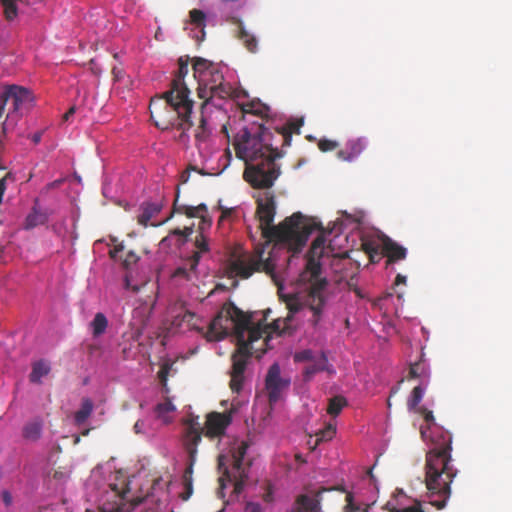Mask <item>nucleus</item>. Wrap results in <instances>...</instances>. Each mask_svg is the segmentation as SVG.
I'll list each match as a JSON object with an SVG mask.
<instances>
[{
    "mask_svg": "<svg viewBox=\"0 0 512 512\" xmlns=\"http://www.w3.org/2000/svg\"><path fill=\"white\" fill-rule=\"evenodd\" d=\"M189 16H190V22L192 24L196 25L197 27H202V28L205 26L206 15L203 11H201L199 9H192L189 12Z\"/></svg>",
    "mask_w": 512,
    "mask_h": 512,
    "instance_id": "nucleus-38",
    "label": "nucleus"
},
{
    "mask_svg": "<svg viewBox=\"0 0 512 512\" xmlns=\"http://www.w3.org/2000/svg\"><path fill=\"white\" fill-rule=\"evenodd\" d=\"M347 405V400L343 396H335L329 400L327 413L331 416H337Z\"/></svg>",
    "mask_w": 512,
    "mask_h": 512,
    "instance_id": "nucleus-34",
    "label": "nucleus"
},
{
    "mask_svg": "<svg viewBox=\"0 0 512 512\" xmlns=\"http://www.w3.org/2000/svg\"><path fill=\"white\" fill-rule=\"evenodd\" d=\"M242 111L244 114H252L264 118L268 115L269 108L261 102L251 101L243 104Z\"/></svg>",
    "mask_w": 512,
    "mask_h": 512,
    "instance_id": "nucleus-29",
    "label": "nucleus"
},
{
    "mask_svg": "<svg viewBox=\"0 0 512 512\" xmlns=\"http://www.w3.org/2000/svg\"><path fill=\"white\" fill-rule=\"evenodd\" d=\"M172 365L173 364L170 362H165L161 365L160 370L158 371L159 381L164 388H166L167 386L168 375L172 368Z\"/></svg>",
    "mask_w": 512,
    "mask_h": 512,
    "instance_id": "nucleus-39",
    "label": "nucleus"
},
{
    "mask_svg": "<svg viewBox=\"0 0 512 512\" xmlns=\"http://www.w3.org/2000/svg\"><path fill=\"white\" fill-rule=\"evenodd\" d=\"M70 477V470H67V469H57L54 471L53 473V479L61 482V483H65Z\"/></svg>",
    "mask_w": 512,
    "mask_h": 512,
    "instance_id": "nucleus-44",
    "label": "nucleus"
},
{
    "mask_svg": "<svg viewBox=\"0 0 512 512\" xmlns=\"http://www.w3.org/2000/svg\"><path fill=\"white\" fill-rule=\"evenodd\" d=\"M210 135V130L207 128L206 120L202 116L200 119V124L196 128L195 131V140L198 144L205 142Z\"/></svg>",
    "mask_w": 512,
    "mask_h": 512,
    "instance_id": "nucleus-37",
    "label": "nucleus"
},
{
    "mask_svg": "<svg viewBox=\"0 0 512 512\" xmlns=\"http://www.w3.org/2000/svg\"><path fill=\"white\" fill-rule=\"evenodd\" d=\"M4 7V15L7 21H13L18 15V8L15 6V0H0Z\"/></svg>",
    "mask_w": 512,
    "mask_h": 512,
    "instance_id": "nucleus-36",
    "label": "nucleus"
},
{
    "mask_svg": "<svg viewBox=\"0 0 512 512\" xmlns=\"http://www.w3.org/2000/svg\"><path fill=\"white\" fill-rule=\"evenodd\" d=\"M248 444L241 442L240 445L232 452V469L227 466L228 458L225 455L218 456V470L222 474L219 478L220 482L224 480L234 482V489L237 493L242 490L245 479L247 478L246 470L243 466V460L247 453Z\"/></svg>",
    "mask_w": 512,
    "mask_h": 512,
    "instance_id": "nucleus-9",
    "label": "nucleus"
},
{
    "mask_svg": "<svg viewBox=\"0 0 512 512\" xmlns=\"http://www.w3.org/2000/svg\"><path fill=\"white\" fill-rule=\"evenodd\" d=\"M263 500L265 502H271L273 500L272 490L268 487L266 493L263 495Z\"/></svg>",
    "mask_w": 512,
    "mask_h": 512,
    "instance_id": "nucleus-56",
    "label": "nucleus"
},
{
    "mask_svg": "<svg viewBox=\"0 0 512 512\" xmlns=\"http://www.w3.org/2000/svg\"><path fill=\"white\" fill-rule=\"evenodd\" d=\"M367 146V142L364 138H355L347 142L345 148L338 151V157L350 161L355 157L359 156Z\"/></svg>",
    "mask_w": 512,
    "mask_h": 512,
    "instance_id": "nucleus-17",
    "label": "nucleus"
},
{
    "mask_svg": "<svg viewBox=\"0 0 512 512\" xmlns=\"http://www.w3.org/2000/svg\"><path fill=\"white\" fill-rule=\"evenodd\" d=\"M336 433V428L332 424H328L325 428L320 429L316 433L315 445H318L320 442H325L331 440Z\"/></svg>",
    "mask_w": 512,
    "mask_h": 512,
    "instance_id": "nucleus-35",
    "label": "nucleus"
},
{
    "mask_svg": "<svg viewBox=\"0 0 512 512\" xmlns=\"http://www.w3.org/2000/svg\"><path fill=\"white\" fill-rule=\"evenodd\" d=\"M288 316L274 320L271 324L252 322V315L240 310L234 303L223 304L221 310L214 317L206 333L208 341H219L224 339L231 332L236 338L237 348L231 356L232 368L230 371V388L233 392H239L244 382V372L249 359L252 357V343L264 338L268 346L273 334L277 336L292 334L291 321L293 314L299 311V304L292 300L287 303Z\"/></svg>",
    "mask_w": 512,
    "mask_h": 512,
    "instance_id": "nucleus-1",
    "label": "nucleus"
},
{
    "mask_svg": "<svg viewBox=\"0 0 512 512\" xmlns=\"http://www.w3.org/2000/svg\"><path fill=\"white\" fill-rule=\"evenodd\" d=\"M381 255H382V252H380V250H379V251H374V253L368 255V257L370 259V262L378 263L381 259Z\"/></svg>",
    "mask_w": 512,
    "mask_h": 512,
    "instance_id": "nucleus-55",
    "label": "nucleus"
},
{
    "mask_svg": "<svg viewBox=\"0 0 512 512\" xmlns=\"http://www.w3.org/2000/svg\"><path fill=\"white\" fill-rule=\"evenodd\" d=\"M41 137H42V133H41V132H37V133H35V134L32 136V141H33L35 144H38V143L41 141Z\"/></svg>",
    "mask_w": 512,
    "mask_h": 512,
    "instance_id": "nucleus-61",
    "label": "nucleus"
},
{
    "mask_svg": "<svg viewBox=\"0 0 512 512\" xmlns=\"http://www.w3.org/2000/svg\"><path fill=\"white\" fill-rule=\"evenodd\" d=\"M346 500L345 512H357L359 510V507L353 503L351 495H347Z\"/></svg>",
    "mask_w": 512,
    "mask_h": 512,
    "instance_id": "nucleus-49",
    "label": "nucleus"
},
{
    "mask_svg": "<svg viewBox=\"0 0 512 512\" xmlns=\"http://www.w3.org/2000/svg\"><path fill=\"white\" fill-rule=\"evenodd\" d=\"M110 487V490H112L113 492V495L119 500V501H122L124 500L125 498V494L127 493V491L123 490V489H120L117 487L116 484H110L109 485Z\"/></svg>",
    "mask_w": 512,
    "mask_h": 512,
    "instance_id": "nucleus-47",
    "label": "nucleus"
},
{
    "mask_svg": "<svg viewBox=\"0 0 512 512\" xmlns=\"http://www.w3.org/2000/svg\"><path fill=\"white\" fill-rule=\"evenodd\" d=\"M289 385L290 380L281 377L279 364H272L265 379V386L268 391L269 402L276 403L280 398L281 391L288 388Z\"/></svg>",
    "mask_w": 512,
    "mask_h": 512,
    "instance_id": "nucleus-12",
    "label": "nucleus"
},
{
    "mask_svg": "<svg viewBox=\"0 0 512 512\" xmlns=\"http://www.w3.org/2000/svg\"><path fill=\"white\" fill-rule=\"evenodd\" d=\"M324 245H325V238H324V236L319 235L318 237H316L313 240L311 247H313L314 251H315L317 249H324Z\"/></svg>",
    "mask_w": 512,
    "mask_h": 512,
    "instance_id": "nucleus-50",
    "label": "nucleus"
},
{
    "mask_svg": "<svg viewBox=\"0 0 512 512\" xmlns=\"http://www.w3.org/2000/svg\"><path fill=\"white\" fill-rule=\"evenodd\" d=\"M189 62V56H181L178 59L179 68L171 83V88L150 101L151 119L155 126L162 130L177 127L185 132L192 127L190 116L194 103L189 98L190 91L184 82V78L189 72ZM183 136L184 133L181 137Z\"/></svg>",
    "mask_w": 512,
    "mask_h": 512,
    "instance_id": "nucleus-3",
    "label": "nucleus"
},
{
    "mask_svg": "<svg viewBox=\"0 0 512 512\" xmlns=\"http://www.w3.org/2000/svg\"><path fill=\"white\" fill-rule=\"evenodd\" d=\"M430 377V372L425 363L423 362H416L410 366L409 369V379H416L421 378L428 380Z\"/></svg>",
    "mask_w": 512,
    "mask_h": 512,
    "instance_id": "nucleus-33",
    "label": "nucleus"
},
{
    "mask_svg": "<svg viewBox=\"0 0 512 512\" xmlns=\"http://www.w3.org/2000/svg\"><path fill=\"white\" fill-rule=\"evenodd\" d=\"M193 233V227H185L184 229L176 228L170 231V233L162 239L163 245H174L180 247L187 242V239Z\"/></svg>",
    "mask_w": 512,
    "mask_h": 512,
    "instance_id": "nucleus-18",
    "label": "nucleus"
},
{
    "mask_svg": "<svg viewBox=\"0 0 512 512\" xmlns=\"http://www.w3.org/2000/svg\"><path fill=\"white\" fill-rule=\"evenodd\" d=\"M414 413L421 415L424 421L426 422V426H421L420 428L422 438L426 439L427 433L430 430L431 426H435V418L433 412L423 406L417 409V411H415Z\"/></svg>",
    "mask_w": 512,
    "mask_h": 512,
    "instance_id": "nucleus-31",
    "label": "nucleus"
},
{
    "mask_svg": "<svg viewBox=\"0 0 512 512\" xmlns=\"http://www.w3.org/2000/svg\"><path fill=\"white\" fill-rule=\"evenodd\" d=\"M218 208L219 210H221V216L219 218V223H221L224 219H226L227 217L231 216L232 212H233V209L232 208H225L221 205V203L219 202V205H218Z\"/></svg>",
    "mask_w": 512,
    "mask_h": 512,
    "instance_id": "nucleus-51",
    "label": "nucleus"
},
{
    "mask_svg": "<svg viewBox=\"0 0 512 512\" xmlns=\"http://www.w3.org/2000/svg\"><path fill=\"white\" fill-rule=\"evenodd\" d=\"M362 249L367 255H370L373 254L374 251H379L380 247L373 241H364L362 243Z\"/></svg>",
    "mask_w": 512,
    "mask_h": 512,
    "instance_id": "nucleus-45",
    "label": "nucleus"
},
{
    "mask_svg": "<svg viewBox=\"0 0 512 512\" xmlns=\"http://www.w3.org/2000/svg\"><path fill=\"white\" fill-rule=\"evenodd\" d=\"M406 283V276L402 274H398L395 278V285L405 284Z\"/></svg>",
    "mask_w": 512,
    "mask_h": 512,
    "instance_id": "nucleus-60",
    "label": "nucleus"
},
{
    "mask_svg": "<svg viewBox=\"0 0 512 512\" xmlns=\"http://www.w3.org/2000/svg\"><path fill=\"white\" fill-rule=\"evenodd\" d=\"M46 221L47 216L44 213L38 211L36 208H33V210L27 215L25 219L24 229H33L39 225L45 224Z\"/></svg>",
    "mask_w": 512,
    "mask_h": 512,
    "instance_id": "nucleus-27",
    "label": "nucleus"
},
{
    "mask_svg": "<svg viewBox=\"0 0 512 512\" xmlns=\"http://www.w3.org/2000/svg\"><path fill=\"white\" fill-rule=\"evenodd\" d=\"M184 425L185 433L183 445L187 454H191L193 456L198 453L197 448L202 440V436L204 435L205 425L202 426L199 422V417L193 415L184 420Z\"/></svg>",
    "mask_w": 512,
    "mask_h": 512,
    "instance_id": "nucleus-11",
    "label": "nucleus"
},
{
    "mask_svg": "<svg viewBox=\"0 0 512 512\" xmlns=\"http://www.w3.org/2000/svg\"><path fill=\"white\" fill-rule=\"evenodd\" d=\"M193 317H194L193 313H191L189 311H186L184 316H183V320L184 321H190Z\"/></svg>",
    "mask_w": 512,
    "mask_h": 512,
    "instance_id": "nucleus-62",
    "label": "nucleus"
},
{
    "mask_svg": "<svg viewBox=\"0 0 512 512\" xmlns=\"http://www.w3.org/2000/svg\"><path fill=\"white\" fill-rule=\"evenodd\" d=\"M138 261H139V256L134 251H129V252H127L125 258L123 259L122 264L125 269H130Z\"/></svg>",
    "mask_w": 512,
    "mask_h": 512,
    "instance_id": "nucleus-41",
    "label": "nucleus"
},
{
    "mask_svg": "<svg viewBox=\"0 0 512 512\" xmlns=\"http://www.w3.org/2000/svg\"><path fill=\"white\" fill-rule=\"evenodd\" d=\"M238 38L242 41L243 45L249 52L255 53L258 47V41L253 34H250L240 23L238 30Z\"/></svg>",
    "mask_w": 512,
    "mask_h": 512,
    "instance_id": "nucleus-26",
    "label": "nucleus"
},
{
    "mask_svg": "<svg viewBox=\"0 0 512 512\" xmlns=\"http://www.w3.org/2000/svg\"><path fill=\"white\" fill-rule=\"evenodd\" d=\"M314 360V354L312 350L305 349L300 352L295 353L294 361L295 362H304V361H312Z\"/></svg>",
    "mask_w": 512,
    "mask_h": 512,
    "instance_id": "nucleus-40",
    "label": "nucleus"
},
{
    "mask_svg": "<svg viewBox=\"0 0 512 512\" xmlns=\"http://www.w3.org/2000/svg\"><path fill=\"white\" fill-rule=\"evenodd\" d=\"M244 512H263V509L259 503L247 502Z\"/></svg>",
    "mask_w": 512,
    "mask_h": 512,
    "instance_id": "nucleus-48",
    "label": "nucleus"
},
{
    "mask_svg": "<svg viewBox=\"0 0 512 512\" xmlns=\"http://www.w3.org/2000/svg\"><path fill=\"white\" fill-rule=\"evenodd\" d=\"M391 512H424L419 506H410L403 509H393Z\"/></svg>",
    "mask_w": 512,
    "mask_h": 512,
    "instance_id": "nucleus-52",
    "label": "nucleus"
},
{
    "mask_svg": "<svg viewBox=\"0 0 512 512\" xmlns=\"http://www.w3.org/2000/svg\"><path fill=\"white\" fill-rule=\"evenodd\" d=\"M2 500L6 506H10L12 504L13 498L9 491L2 492Z\"/></svg>",
    "mask_w": 512,
    "mask_h": 512,
    "instance_id": "nucleus-53",
    "label": "nucleus"
},
{
    "mask_svg": "<svg viewBox=\"0 0 512 512\" xmlns=\"http://www.w3.org/2000/svg\"><path fill=\"white\" fill-rule=\"evenodd\" d=\"M431 441L434 447L426 454L425 485L431 496L440 498L431 500V504L442 509L451 495L450 485L457 475V469L451 463L452 436L448 431H441L439 435L434 431Z\"/></svg>",
    "mask_w": 512,
    "mask_h": 512,
    "instance_id": "nucleus-5",
    "label": "nucleus"
},
{
    "mask_svg": "<svg viewBox=\"0 0 512 512\" xmlns=\"http://www.w3.org/2000/svg\"><path fill=\"white\" fill-rule=\"evenodd\" d=\"M264 245H258L255 248V255L245 258H236L232 260L229 264V271L234 276L240 277L242 279L249 278L254 272L256 271H264L267 274H272L275 265L274 263L268 258L266 260H263V254L265 251Z\"/></svg>",
    "mask_w": 512,
    "mask_h": 512,
    "instance_id": "nucleus-10",
    "label": "nucleus"
},
{
    "mask_svg": "<svg viewBox=\"0 0 512 512\" xmlns=\"http://www.w3.org/2000/svg\"><path fill=\"white\" fill-rule=\"evenodd\" d=\"M257 216L260 221L262 237L266 244L274 241L277 244L286 246L294 253L300 252L305 246L310 234L314 230V225L310 219L303 216L300 212L292 214L278 226L272 225L276 213L274 196L265 193L263 198L257 200Z\"/></svg>",
    "mask_w": 512,
    "mask_h": 512,
    "instance_id": "nucleus-4",
    "label": "nucleus"
},
{
    "mask_svg": "<svg viewBox=\"0 0 512 512\" xmlns=\"http://www.w3.org/2000/svg\"><path fill=\"white\" fill-rule=\"evenodd\" d=\"M232 421L229 413L210 412L206 416L204 436L209 439L220 438Z\"/></svg>",
    "mask_w": 512,
    "mask_h": 512,
    "instance_id": "nucleus-13",
    "label": "nucleus"
},
{
    "mask_svg": "<svg viewBox=\"0 0 512 512\" xmlns=\"http://www.w3.org/2000/svg\"><path fill=\"white\" fill-rule=\"evenodd\" d=\"M338 146L337 142L328 140V139H322L318 142V148L322 152H328L336 149Z\"/></svg>",
    "mask_w": 512,
    "mask_h": 512,
    "instance_id": "nucleus-43",
    "label": "nucleus"
},
{
    "mask_svg": "<svg viewBox=\"0 0 512 512\" xmlns=\"http://www.w3.org/2000/svg\"><path fill=\"white\" fill-rule=\"evenodd\" d=\"M75 111V106L70 107L69 110L63 115V119L68 120L72 115H74Z\"/></svg>",
    "mask_w": 512,
    "mask_h": 512,
    "instance_id": "nucleus-58",
    "label": "nucleus"
},
{
    "mask_svg": "<svg viewBox=\"0 0 512 512\" xmlns=\"http://www.w3.org/2000/svg\"><path fill=\"white\" fill-rule=\"evenodd\" d=\"M193 246L195 250L192 255L187 258V263L191 271H196L201 258L210 251L209 239L203 232H199L195 236Z\"/></svg>",
    "mask_w": 512,
    "mask_h": 512,
    "instance_id": "nucleus-15",
    "label": "nucleus"
},
{
    "mask_svg": "<svg viewBox=\"0 0 512 512\" xmlns=\"http://www.w3.org/2000/svg\"><path fill=\"white\" fill-rule=\"evenodd\" d=\"M324 254V249H317L314 251L313 247H310L307 253L306 267L301 278L304 281L310 283L308 297L306 305L312 312V316L309 319L313 327H317L322 320L324 308L326 305L325 290L328 282L326 278H321V262L320 259Z\"/></svg>",
    "mask_w": 512,
    "mask_h": 512,
    "instance_id": "nucleus-6",
    "label": "nucleus"
},
{
    "mask_svg": "<svg viewBox=\"0 0 512 512\" xmlns=\"http://www.w3.org/2000/svg\"><path fill=\"white\" fill-rule=\"evenodd\" d=\"M175 410L176 407L174 406L170 399H166L164 402L159 403L155 408L157 417L161 419L164 423H169L171 421V417L169 415L173 413Z\"/></svg>",
    "mask_w": 512,
    "mask_h": 512,
    "instance_id": "nucleus-30",
    "label": "nucleus"
},
{
    "mask_svg": "<svg viewBox=\"0 0 512 512\" xmlns=\"http://www.w3.org/2000/svg\"><path fill=\"white\" fill-rule=\"evenodd\" d=\"M198 218L201 219V224L199 226V229H200V232H203V230L206 228V227H210L211 224H212V220L211 218L208 216L207 212H201L200 213V216H198Z\"/></svg>",
    "mask_w": 512,
    "mask_h": 512,
    "instance_id": "nucleus-46",
    "label": "nucleus"
},
{
    "mask_svg": "<svg viewBox=\"0 0 512 512\" xmlns=\"http://www.w3.org/2000/svg\"><path fill=\"white\" fill-rule=\"evenodd\" d=\"M75 111V106L70 107L69 110L63 115V119L68 120L72 115H74Z\"/></svg>",
    "mask_w": 512,
    "mask_h": 512,
    "instance_id": "nucleus-57",
    "label": "nucleus"
},
{
    "mask_svg": "<svg viewBox=\"0 0 512 512\" xmlns=\"http://www.w3.org/2000/svg\"><path fill=\"white\" fill-rule=\"evenodd\" d=\"M92 328V334L94 337L102 335L108 326V320L103 313H97L90 324Z\"/></svg>",
    "mask_w": 512,
    "mask_h": 512,
    "instance_id": "nucleus-32",
    "label": "nucleus"
},
{
    "mask_svg": "<svg viewBox=\"0 0 512 512\" xmlns=\"http://www.w3.org/2000/svg\"><path fill=\"white\" fill-rule=\"evenodd\" d=\"M43 421L39 418L27 422L22 428V436L28 442H36L41 438Z\"/></svg>",
    "mask_w": 512,
    "mask_h": 512,
    "instance_id": "nucleus-20",
    "label": "nucleus"
},
{
    "mask_svg": "<svg viewBox=\"0 0 512 512\" xmlns=\"http://www.w3.org/2000/svg\"><path fill=\"white\" fill-rule=\"evenodd\" d=\"M303 123V119L288 121L274 133L262 123L243 127L234 136L232 145L236 157L245 162L244 180L256 189L271 188L280 175L275 160L284 154L278 146H290L292 135L300 134Z\"/></svg>",
    "mask_w": 512,
    "mask_h": 512,
    "instance_id": "nucleus-2",
    "label": "nucleus"
},
{
    "mask_svg": "<svg viewBox=\"0 0 512 512\" xmlns=\"http://www.w3.org/2000/svg\"><path fill=\"white\" fill-rule=\"evenodd\" d=\"M327 357L321 354L317 359L312 360V363L307 365L303 372L304 381H310L313 376L319 372H322L327 367Z\"/></svg>",
    "mask_w": 512,
    "mask_h": 512,
    "instance_id": "nucleus-21",
    "label": "nucleus"
},
{
    "mask_svg": "<svg viewBox=\"0 0 512 512\" xmlns=\"http://www.w3.org/2000/svg\"><path fill=\"white\" fill-rule=\"evenodd\" d=\"M194 78L198 81V95L204 99L202 108L214 97L224 99L230 95L231 87L224 82L221 68L200 57L193 59Z\"/></svg>",
    "mask_w": 512,
    "mask_h": 512,
    "instance_id": "nucleus-7",
    "label": "nucleus"
},
{
    "mask_svg": "<svg viewBox=\"0 0 512 512\" xmlns=\"http://www.w3.org/2000/svg\"><path fill=\"white\" fill-rule=\"evenodd\" d=\"M31 101L30 91L22 86L10 85L4 88L0 95V119L5 115L1 123L3 133L15 127L20 118V110Z\"/></svg>",
    "mask_w": 512,
    "mask_h": 512,
    "instance_id": "nucleus-8",
    "label": "nucleus"
},
{
    "mask_svg": "<svg viewBox=\"0 0 512 512\" xmlns=\"http://www.w3.org/2000/svg\"><path fill=\"white\" fill-rule=\"evenodd\" d=\"M160 212V207L154 203H145L142 206V211L137 217L140 225L147 227L149 221Z\"/></svg>",
    "mask_w": 512,
    "mask_h": 512,
    "instance_id": "nucleus-23",
    "label": "nucleus"
},
{
    "mask_svg": "<svg viewBox=\"0 0 512 512\" xmlns=\"http://www.w3.org/2000/svg\"><path fill=\"white\" fill-rule=\"evenodd\" d=\"M196 271H191L189 269V265L187 263V260L185 261V265L182 266V267H178L174 273H173V276L174 277H181V278H185L187 280H189L191 278V273H195Z\"/></svg>",
    "mask_w": 512,
    "mask_h": 512,
    "instance_id": "nucleus-42",
    "label": "nucleus"
},
{
    "mask_svg": "<svg viewBox=\"0 0 512 512\" xmlns=\"http://www.w3.org/2000/svg\"><path fill=\"white\" fill-rule=\"evenodd\" d=\"M178 196L175 199L173 205V211L176 213L184 214L189 218H195L200 216L201 212H208L207 206L205 204H199L197 206H188V205H177Z\"/></svg>",
    "mask_w": 512,
    "mask_h": 512,
    "instance_id": "nucleus-22",
    "label": "nucleus"
},
{
    "mask_svg": "<svg viewBox=\"0 0 512 512\" xmlns=\"http://www.w3.org/2000/svg\"><path fill=\"white\" fill-rule=\"evenodd\" d=\"M144 426H145V423L143 420H137L136 423L134 424V432L136 434H141L144 432Z\"/></svg>",
    "mask_w": 512,
    "mask_h": 512,
    "instance_id": "nucleus-54",
    "label": "nucleus"
},
{
    "mask_svg": "<svg viewBox=\"0 0 512 512\" xmlns=\"http://www.w3.org/2000/svg\"><path fill=\"white\" fill-rule=\"evenodd\" d=\"M425 390H426V385L423 386L422 384L413 388L411 395H410L409 399L407 400V408L410 412H415V411H417V409H419L421 407V406H419V404L422 401Z\"/></svg>",
    "mask_w": 512,
    "mask_h": 512,
    "instance_id": "nucleus-25",
    "label": "nucleus"
},
{
    "mask_svg": "<svg viewBox=\"0 0 512 512\" xmlns=\"http://www.w3.org/2000/svg\"><path fill=\"white\" fill-rule=\"evenodd\" d=\"M75 111V106L70 107L69 110L63 115V119L68 120L72 115H74Z\"/></svg>",
    "mask_w": 512,
    "mask_h": 512,
    "instance_id": "nucleus-59",
    "label": "nucleus"
},
{
    "mask_svg": "<svg viewBox=\"0 0 512 512\" xmlns=\"http://www.w3.org/2000/svg\"><path fill=\"white\" fill-rule=\"evenodd\" d=\"M382 254L387 257V264L406 258L407 250L389 237L382 241Z\"/></svg>",
    "mask_w": 512,
    "mask_h": 512,
    "instance_id": "nucleus-16",
    "label": "nucleus"
},
{
    "mask_svg": "<svg viewBox=\"0 0 512 512\" xmlns=\"http://www.w3.org/2000/svg\"><path fill=\"white\" fill-rule=\"evenodd\" d=\"M123 249H124V245L122 243H119V244L115 245V247L113 248V252L120 253L123 251Z\"/></svg>",
    "mask_w": 512,
    "mask_h": 512,
    "instance_id": "nucleus-63",
    "label": "nucleus"
},
{
    "mask_svg": "<svg viewBox=\"0 0 512 512\" xmlns=\"http://www.w3.org/2000/svg\"><path fill=\"white\" fill-rule=\"evenodd\" d=\"M50 372V366L43 360L37 361L33 364L32 371L30 373V381L32 383H40L41 378L46 376Z\"/></svg>",
    "mask_w": 512,
    "mask_h": 512,
    "instance_id": "nucleus-28",
    "label": "nucleus"
},
{
    "mask_svg": "<svg viewBox=\"0 0 512 512\" xmlns=\"http://www.w3.org/2000/svg\"><path fill=\"white\" fill-rule=\"evenodd\" d=\"M224 156L227 158V161L229 162L231 160V151L230 149H226L225 152H224Z\"/></svg>",
    "mask_w": 512,
    "mask_h": 512,
    "instance_id": "nucleus-64",
    "label": "nucleus"
},
{
    "mask_svg": "<svg viewBox=\"0 0 512 512\" xmlns=\"http://www.w3.org/2000/svg\"><path fill=\"white\" fill-rule=\"evenodd\" d=\"M93 402L89 398H84L80 409L74 415V421L77 425H82L90 417L93 411Z\"/></svg>",
    "mask_w": 512,
    "mask_h": 512,
    "instance_id": "nucleus-24",
    "label": "nucleus"
},
{
    "mask_svg": "<svg viewBox=\"0 0 512 512\" xmlns=\"http://www.w3.org/2000/svg\"><path fill=\"white\" fill-rule=\"evenodd\" d=\"M329 489L321 488L317 491H311L309 494H301L296 498L293 512H322L321 499L322 494Z\"/></svg>",
    "mask_w": 512,
    "mask_h": 512,
    "instance_id": "nucleus-14",
    "label": "nucleus"
},
{
    "mask_svg": "<svg viewBox=\"0 0 512 512\" xmlns=\"http://www.w3.org/2000/svg\"><path fill=\"white\" fill-rule=\"evenodd\" d=\"M189 463L186 467L183 475H182V484L185 488V492L181 495L182 500L186 501L190 498L193 493V466L196 462L197 454H194L193 457L191 454H188Z\"/></svg>",
    "mask_w": 512,
    "mask_h": 512,
    "instance_id": "nucleus-19",
    "label": "nucleus"
}]
</instances>
